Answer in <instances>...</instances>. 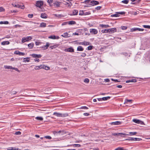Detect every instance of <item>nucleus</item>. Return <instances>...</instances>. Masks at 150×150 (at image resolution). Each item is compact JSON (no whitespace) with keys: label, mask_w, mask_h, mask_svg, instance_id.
Listing matches in <instances>:
<instances>
[{"label":"nucleus","mask_w":150,"mask_h":150,"mask_svg":"<svg viewBox=\"0 0 150 150\" xmlns=\"http://www.w3.org/2000/svg\"><path fill=\"white\" fill-rule=\"evenodd\" d=\"M53 115H55L58 117H64L68 116L67 114H62L60 113L54 112L53 113Z\"/></svg>","instance_id":"1"},{"label":"nucleus","mask_w":150,"mask_h":150,"mask_svg":"<svg viewBox=\"0 0 150 150\" xmlns=\"http://www.w3.org/2000/svg\"><path fill=\"white\" fill-rule=\"evenodd\" d=\"M43 4V2L42 1H36L35 6L39 7L40 8Z\"/></svg>","instance_id":"2"},{"label":"nucleus","mask_w":150,"mask_h":150,"mask_svg":"<svg viewBox=\"0 0 150 150\" xmlns=\"http://www.w3.org/2000/svg\"><path fill=\"white\" fill-rule=\"evenodd\" d=\"M133 122L138 124H140L141 125H144V123L143 122L137 119H134L132 120Z\"/></svg>","instance_id":"3"},{"label":"nucleus","mask_w":150,"mask_h":150,"mask_svg":"<svg viewBox=\"0 0 150 150\" xmlns=\"http://www.w3.org/2000/svg\"><path fill=\"white\" fill-rule=\"evenodd\" d=\"M144 30V29L142 28H134L131 29L130 31L131 32H133L135 31H143Z\"/></svg>","instance_id":"4"},{"label":"nucleus","mask_w":150,"mask_h":150,"mask_svg":"<svg viewBox=\"0 0 150 150\" xmlns=\"http://www.w3.org/2000/svg\"><path fill=\"white\" fill-rule=\"evenodd\" d=\"M12 5L15 7H16L18 8H21L22 9H23L25 8V6L24 5H20L18 4H12Z\"/></svg>","instance_id":"5"},{"label":"nucleus","mask_w":150,"mask_h":150,"mask_svg":"<svg viewBox=\"0 0 150 150\" xmlns=\"http://www.w3.org/2000/svg\"><path fill=\"white\" fill-rule=\"evenodd\" d=\"M64 51L66 52H74V49L71 47H70L68 48L65 49Z\"/></svg>","instance_id":"6"},{"label":"nucleus","mask_w":150,"mask_h":150,"mask_svg":"<svg viewBox=\"0 0 150 150\" xmlns=\"http://www.w3.org/2000/svg\"><path fill=\"white\" fill-rule=\"evenodd\" d=\"M90 32L91 33L94 35L98 33V30L95 29H90Z\"/></svg>","instance_id":"7"},{"label":"nucleus","mask_w":150,"mask_h":150,"mask_svg":"<svg viewBox=\"0 0 150 150\" xmlns=\"http://www.w3.org/2000/svg\"><path fill=\"white\" fill-rule=\"evenodd\" d=\"M91 4H89L91 6H95L98 4L99 3V2L95 0L91 1H90Z\"/></svg>","instance_id":"8"},{"label":"nucleus","mask_w":150,"mask_h":150,"mask_svg":"<svg viewBox=\"0 0 150 150\" xmlns=\"http://www.w3.org/2000/svg\"><path fill=\"white\" fill-rule=\"evenodd\" d=\"M33 58H40L42 57V55L40 54H33L30 55Z\"/></svg>","instance_id":"9"},{"label":"nucleus","mask_w":150,"mask_h":150,"mask_svg":"<svg viewBox=\"0 0 150 150\" xmlns=\"http://www.w3.org/2000/svg\"><path fill=\"white\" fill-rule=\"evenodd\" d=\"M61 3L59 2L55 1L54 2L52 5L55 7H58L60 6Z\"/></svg>","instance_id":"10"},{"label":"nucleus","mask_w":150,"mask_h":150,"mask_svg":"<svg viewBox=\"0 0 150 150\" xmlns=\"http://www.w3.org/2000/svg\"><path fill=\"white\" fill-rule=\"evenodd\" d=\"M14 53L16 54L19 55L20 56H24L25 54L24 53L18 51H15Z\"/></svg>","instance_id":"11"},{"label":"nucleus","mask_w":150,"mask_h":150,"mask_svg":"<svg viewBox=\"0 0 150 150\" xmlns=\"http://www.w3.org/2000/svg\"><path fill=\"white\" fill-rule=\"evenodd\" d=\"M48 38L49 39H58L59 38V36H56L54 35L50 36L48 37Z\"/></svg>","instance_id":"12"},{"label":"nucleus","mask_w":150,"mask_h":150,"mask_svg":"<svg viewBox=\"0 0 150 150\" xmlns=\"http://www.w3.org/2000/svg\"><path fill=\"white\" fill-rule=\"evenodd\" d=\"M121 122L117 121L115 122H112L110 123V124L111 125H120L121 124Z\"/></svg>","instance_id":"13"},{"label":"nucleus","mask_w":150,"mask_h":150,"mask_svg":"<svg viewBox=\"0 0 150 150\" xmlns=\"http://www.w3.org/2000/svg\"><path fill=\"white\" fill-rule=\"evenodd\" d=\"M109 33H114L117 31V29L115 28H112L109 29Z\"/></svg>","instance_id":"14"},{"label":"nucleus","mask_w":150,"mask_h":150,"mask_svg":"<svg viewBox=\"0 0 150 150\" xmlns=\"http://www.w3.org/2000/svg\"><path fill=\"white\" fill-rule=\"evenodd\" d=\"M99 26L102 28H106L110 27L108 25H105L103 24H100Z\"/></svg>","instance_id":"15"},{"label":"nucleus","mask_w":150,"mask_h":150,"mask_svg":"<svg viewBox=\"0 0 150 150\" xmlns=\"http://www.w3.org/2000/svg\"><path fill=\"white\" fill-rule=\"evenodd\" d=\"M61 36L65 38H67L70 37V36L67 32L64 33Z\"/></svg>","instance_id":"16"},{"label":"nucleus","mask_w":150,"mask_h":150,"mask_svg":"<svg viewBox=\"0 0 150 150\" xmlns=\"http://www.w3.org/2000/svg\"><path fill=\"white\" fill-rule=\"evenodd\" d=\"M10 44V42L8 41H4L1 42V45H8Z\"/></svg>","instance_id":"17"},{"label":"nucleus","mask_w":150,"mask_h":150,"mask_svg":"<svg viewBox=\"0 0 150 150\" xmlns=\"http://www.w3.org/2000/svg\"><path fill=\"white\" fill-rule=\"evenodd\" d=\"M83 48L81 46H79L77 48V51H82L83 50Z\"/></svg>","instance_id":"18"},{"label":"nucleus","mask_w":150,"mask_h":150,"mask_svg":"<svg viewBox=\"0 0 150 150\" xmlns=\"http://www.w3.org/2000/svg\"><path fill=\"white\" fill-rule=\"evenodd\" d=\"M50 44L49 42H47L46 45L45 46H43L42 48L44 49V50H45L47 49L48 47L49 46Z\"/></svg>","instance_id":"19"},{"label":"nucleus","mask_w":150,"mask_h":150,"mask_svg":"<svg viewBox=\"0 0 150 150\" xmlns=\"http://www.w3.org/2000/svg\"><path fill=\"white\" fill-rule=\"evenodd\" d=\"M73 14L71 15H76L78 13V11L76 10H74L72 11Z\"/></svg>","instance_id":"20"},{"label":"nucleus","mask_w":150,"mask_h":150,"mask_svg":"<svg viewBox=\"0 0 150 150\" xmlns=\"http://www.w3.org/2000/svg\"><path fill=\"white\" fill-rule=\"evenodd\" d=\"M41 17L42 18H47V15L45 13H42L41 15Z\"/></svg>","instance_id":"21"},{"label":"nucleus","mask_w":150,"mask_h":150,"mask_svg":"<svg viewBox=\"0 0 150 150\" xmlns=\"http://www.w3.org/2000/svg\"><path fill=\"white\" fill-rule=\"evenodd\" d=\"M4 68L6 69H13V67L11 66H7V65H4Z\"/></svg>","instance_id":"22"},{"label":"nucleus","mask_w":150,"mask_h":150,"mask_svg":"<svg viewBox=\"0 0 150 150\" xmlns=\"http://www.w3.org/2000/svg\"><path fill=\"white\" fill-rule=\"evenodd\" d=\"M118 136H120L121 137H124V135H129V134H126L125 133H118Z\"/></svg>","instance_id":"23"},{"label":"nucleus","mask_w":150,"mask_h":150,"mask_svg":"<svg viewBox=\"0 0 150 150\" xmlns=\"http://www.w3.org/2000/svg\"><path fill=\"white\" fill-rule=\"evenodd\" d=\"M42 69H44L46 70H49L50 69V68L49 67L45 66L44 65H42Z\"/></svg>","instance_id":"24"},{"label":"nucleus","mask_w":150,"mask_h":150,"mask_svg":"<svg viewBox=\"0 0 150 150\" xmlns=\"http://www.w3.org/2000/svg\"><path fill=\"white\" fill-rule=\"evenodd\" d=\"M101 32L103 33H109V29H105L104 30H101Z\"/></svg>","instance_id":"25"},{"label":"nucleus","mask_w":150,"mask_h":150,"mask_svg":"<svg viewBox=\"0 0 150 150\" xmlns=\"http://www.w3.org/2000/svg\"><path fill=\"white\" fill-rule=\"evenodd\" d=\"M34 44L33 43H31L28 45V47L30 49L32 48L34 46Z\"/></svg>","instance_id":"26"},{"label":"nucleus","mask_w":150,"mask_h":150,"mask_svg":"<svg viewBox=\"0 0 150 150\" xmlns=\"http://www.w3.org/2000/svg\"><path fill=\"white\" fill-rule=\"evenodd\" d=\"M30 61V59L29 57H26L24 58L23 62H28Z\"/></svg>","instance_id":"27"},{"label":"nucleus","mask_w":150,"mask_h":150,"mask_svg":"<svg viewBox=\"0 0 150 150\" xmlns=\"http://www.w3.org/2000/svg\"><path fill=\"white\" fill-rule=\"evenodd\" d=\"M41 69H42V65L39 66H36L34 68V69L36 70H39Z\"/></svg>","instance_id":"28"},{"label":"nucleus","mask_w":150,"mask_h":150,"mask_svg":"<svg viewBox=\"0 0 150 150\" xmlns=\"http://www.w3.org/2000/svg\"><path fill=\"white\" fill-rule=\"evenodd\" d=\"M28 41V39H27V38H26H26H22V42L23 43H24V42H27V41Z\"/></svg>","instance_id":"29"},{"label":"nucleus","mask_w":150,"mask_h":150,"mask_svg":"<svg viewBox=\"0 0 150 150\" xmlns=\"http://www.w3.org/2000/svg\"><path fill=\"white\" fill-rule=\"evenodd\" d=\"M68 24L69 25L74 24L76 23V22L74 21H68Z\"/></svg>","instance_id":"30"},{"label":"nucleus","mask_w":150,"mask_h":150,"mask_svg":"<svg viewBox=\"0 0 150 150\" xmlns=\"http://www.w3.org/2000/svg\"><path fill=\"white\" fill-rule=\"evenodd\" d=\"M46 26V23H40V27H45Z\"/></svg>","instance_id":"31"},{"label":"nucleus","mask_w":150,"mask_h":150,"mask_svg":"<svg viewBox=\"0 0 150 150\" xmlns=\"http://www.w3.org/2000/svg\"><path fill=\"white\" fill-rule=\"evenodd\" d=\"M110 98V97L108 96L106 97H104L102 98V100H107L109 99Z\"/></svg>","instance_id":"32"},{"label":"nucleus","mask_w":150,"mask_h":150,"mask_svg":"<svg viewBox=\"0 0 150 150\" xmlns=\"http://www.w3.org/2000/svg\"><path fill=\"white\" fill-rule=\"evenodd\" d=\"M129 134H129V135L133 136L136 135L137 133L136 132H129Z\"/></svg>","instance_id":"33"},{"label":"nucleus","mask_w":150,"mask_h":150,"mask_svg":"<svg viewBox=\"0 0 150 150\" xmlns=\"http://www.w3.org/2000/svg\"><path fill=\"white\" fill-rule=\"evenodd\" d=\"M61 132V131H60V130L58 131H54L52 132L54 135H55L57 134H59Z\"/></svg>","instance_id":"34"},{"label":"nucleus","mask_w":150,"mask_h":150,"mask_svg":"<svg viewBox=\"0 0 150 150\" xmlns=\"http://www.w3.org/2000/svg\"><path fill=\"white\" fill-rule=\"evenodd\" d=\"M8 23V22L7 21H0V24H7Z\"/></svg>","instance_id":"35"},{"label":"nucleus","mask_w":150,"mask_h":150,"mask_svg":"<svg viewBox=\"0 0 150 150\" xmlns=\"http://www.w3.org/2000/svg\"><path fill=\"white\" fill-rule=\"evenodd\" d=\"M35 119L38 120L40 121L42 120H43V118L42 117H35Z\"/></svg>","instance_id":"36"},{"label":"nucleus","mask_w":150,"mask_h":150,"mask_svg":"<svg viewBox=\"0 0 150 150\" xmlns=\"http://www.w3.org/2000/svg\"><path fill=\"white\" fill-rule=\"evenodd\" d=\"M58 45H54L52 46H50V48H51V49H52L54 48H55L57 47H58Z\"/></svg>","instance_id":"37"},{"label":"nucleus","mask_w":150,"mask_h":150,"mask_svg":"<svg viewBox=\"0 0 150 150\" xmlns=\"http://www.w3.org/2000/svg\"><path fill=\"white\" fill-rule=\"evenodd\" d=\"M65 4L67 5L68 7H70L72 5V4L71 3H68L66 2Z\"/></svg>","instance_id":"38"},{"label":"nucleus","mask_w":150,"mask_h":150,"mask_svg":"<svg viewBox=\"0 0 150 150\" xmlns=\"http://www.w3.org/2000/svg\"><path fill=\"white\" fill-rule=\"evenodd\" d=\"M72 145L74 147H76L77 146L78 147L81 146L79 144H74L72 145H68V146H70Z\"/></svg>","instance_id":"39"},{"label":"nucleus","mask_w":150,"mask_h":150,"mask_svg":"<svg viewBox=\"0 0 150 150\" xmlns=\"http://www.w3.org/2000/svg\"><path fill=\"white\" fill-rule=\"evenodd\" d=\"M84 82L86 83H88L89 82V80L88 78H86L84 79Z\"/></svg>","instance_id":"40"},{"label":"nucleus","mask_w":150,"mask_h":150,"mask_svg":"<svg viewBox=\"0 0 150 150\" xmlns=\"http://www.w3.org/2000/svg\"><path fill=\"white\" fill-rule=\"evenodd\" d=\"M18 149H16V148H14L13 147H9V148H8V149H7V150H18Z\"/></svg>","instance_id":"41"},{"label":"nucleus","mask_w":150,"mask_h":150,"mask_svg":"<svg viewBox=\"0 0 150 150\" xmlns=\"http://www.w3.org/2000/svg\"><path fill=\"white\" fill-rule=\"evenodd\" d=\"M132 101V100H128L127 99H126L125 100L124 103L125 104L127 103L128 102H131Z\"/></svg>","instance_id":"42"},{"label":"nucleus","mask_w":150,"mask_h":150,"mask_svg":"<svg viewBox=\"0 0 150 150\" xmlns=\"http://www.w3.org/2000/svg\"><path fill=\"white\" fill-rule=\"evenodd\" d=\"M133 139H134V141H140V140H142V139H141V138H133Z\"/></svg>","instance_id":"43"},{"label":"nucleus","mask_w":150,"mask_h":150,"mask_svg":"<svg viewBox=\"0 0 150 150\" xmlns=\"http://www.w3.org/2000/svg\"><path fill=\"white\" fill-rule=\"evenodd\" d=\"M143 27L144 28L150 29V25H143Z\"/></svg>","instance_id":"44"},{"label":"nucleus","mask_w":150,"mask_h":150,"mask_svg":"<svg viewBox=\"0 0 150 150\" xmlns=\"http://www.w3.org/2000/svg\"><path fill=\"white\" fill-rule=\"evenodd\" d=\"M129 2L128 0H124L122 1V2L125 4H127Z\"/></svg>","instance_id":"45"},{"label":"nucleus","mask_w":150,"mask_h":150,"mask_svg":"<svg viewBox=\"0 0 150 150\" xmlns=\"http://www.w3.org/2000/svg\"><path fill=\"white\" fill-rule=\"evenodd\" d=\"M44 138H45L46 139H52V137L50 136H44Z\"/></svg>","instance_id":"46"},{"label":"nucleus","mask_w":150,"mask_h":150,"mask_svg":"<svg viewBox=\"0 0 150 150\" xmlns=\"http://www.w3.org/2000/svg\"><path fill=\"white\" fill-rule=\"evenodd\" d=\"M119 15L118 13L112 14L111 15V16H112V17H119Z\"/></svg>","instance_id":"47"},{"label":"nucleus","mask_w":150,"mask_h":150,"mask_svg":"<svg viewBox=\"0 0 150 150\" xmlns=\"http://www.w3.org/2000/svg\"><path fill=\"white\" fill-rule=\"evenodd\" d=\"M89 42H86V41L83 42V45H89Z\"/></svg>","instance_id":"48"},{"label":"nucleus","mask_w":150,"mask_h":150,"mask_svg":"<svg viewBox=\"0 0 150 150\" xmlns=\"http://www.w3.org/2000/svg\"><path fill=\"white\" fill-rule=\"evenodd\" d=\"M91 0H85L84 2H83L82 3H85V4H87L88 3L91 1Z\"/></svg>","instance_id":"49"},{"label":"nucleus","mask_w":150,"mask_h":150,"mask_svg":"<svg viewBox=\"0 0 150 150\" xmlns=\"http://www.w3.org/2000/svg\"><path fill=\"white\" fill-rule=\"evenodd\" d=\"M60 131H61L60 133H61L62 135H63L64 134H66L67 133V132L64 130H60Z\"/></svg>","instance_id":"50"},{"label":"nucleus","mask_w":150,"mask_h":150,"mask_svg":"<svg viewBox=\"0 0 150 150\" xmlns=\"http://www.w3.org/2000/svg\"><path fill=\"white\" fill-rule=\"evenodd\" d=\"M123 147H118L115 149V150H123Z\"/></svg>","instance_id":"51"},{"label":"nucleus","mask_w":150,"mask_h":150,"mask_svg":"<svg viewBox=\"0 0 150 150\" xmlns=\"http://www.w3.org/2000/svg\"><path fill=\"white\" fill-rule=\"evenodd\" d=\"M80 109H88V108L86 106H82L80 108Z\"/></svg>","instance_id":"52"},{"label":"nucleus","mask_w":150,"mask_h":150,"mask_svg":"<svg viewBox=\"0 0 150 150\" xmlns=\"http://www.w3.org/2000/svg\"><path fill=\"white\" fill-rule=\"evenodd\" d=\"M131 140V141H133V138L132 137H129L128 139H126L125 140Z\"/></svg>","instance_id":"53"},{"label":"nucleus","mask_w":150,"mask_h":150,"mask_svg":"<svg viewBox=\"0 0 150 150\" xmlns=\"http://www.w3.org/2000/svg\"><path fill=\"white\" fill-rule=\"evenodd\" d=\"M121 28L122 30H125L127 29V27L126 26H122Z\"/></svg>","instance_id":"54"},{"label":"nucleus","mask_w":150,"mask_h":150,"mask_svg":"<svg viewBox=\"0 0 150 150\" xmlns=\"http://www.w3.org/2000/svg\"><path fill=\"white\" fill-rule=\"evenodd\" d=\"M21 134V132L19 131L16 132H15V134L17 135H20Z\"/></svg>","instance_id":"55"},{"label":"nucleus","mask_w":150,"mask_h":150,"mask_svg":"<svg viewBox=\"0 0 150 150\" xmlns=\"http://www.w3.org/2000/svg\"><path fill=\"white\" fill-rule=\"evenodd\" d=\"M12 69H14L15 70H16V71H17L18 72H20V71L17 68H15V67H13Z\"/></svg>","instance_id":"56"},{"label":"nucleus","mask_w":150,"mask_h":150,"mask_svg":"<svg viewBox=\"0 0 150 150\" xmlns=\"http://www.w3.org/2000/svg\"><path fill=\"white\" fill-rule=\"evenodd\" d=\"M130 80L131 82H137V80L136 79H132Z\"/></svg>","instance_id":"57"},{"label":"nucleus","mask_w":150,"mask_h":150,"mask_svg":"<svg viewBox=\"0 0 150 150\" xmlns=\"http://www.w3.org/2000/svg\"><path fill=\"white\" fill-rule=\"evenodd\" d=\"M33 14H29L28 15V17L29 18H32L33 17Z\"/></svg>","instance_id":"58"},{"label":"nucleus","mask_w":150,"mask_h":150,"mask_svg":"<svg viewBox=\"0 0 150 150\" xmlns=\"http://www.w3.org/2000/svg\"><path fill=\"white\" fill-rule=\"evenodd\" d=\"M118 133H112V135L115 136H118Z\"/></svg>","instance_id":"59"},{"label":"nucleus","mask_w":150,"mask_h":150,"mask_svg":"<svg viewBox=\"0 0 150 150\" xmlns=\"http://www.w3.org/2000/svg\"><path fill=\"white\" fill-rule=\"evenodd\" d=\"M88 50H91L92 49V46H90L88 47Z\"/></svg>","instance_id":"60"},{"label":"nucleus","mask_w":150,"mask_h":150,"mask_svg":"<svg viewBox=\"0 0 150 150\" xmlns=\"http://www.w3.org/2000/svg\"><path fill=\"white\" fill-rule=\"evenodd\" d=\"M47 2L48 3L50 4L53 2V0H47Z\"/></svg>","instance_id":"61"},{"label":"nucleus","mask_w":150,"mask_h":150,"mask_svg":"<svg viewBox=\"0 0 150 150\" xmlns=\"http://www.w3.org/2000/svg\"><path fill=\"white\" fill-rule=\"evenodd\" d=\"M86 54L85 53H82L81 56L82 57H85L86 56Z\"/></svg>","instance_id":"62"},{"label":"nucleus","mask_w":150,"mask_h":150,"mask_svg":"<svg viewBox=\"0 0 150 150\" xmlns=\"http://www.w3.org/2000/svg\"><path fill=\"white\" fill-rule=\"evenodd\" d=\"M4 9L2 7H0V12H2L4 11Z\"/></svg>","instance_id":"63"},{"label":"nucleus","mask_w":150,"mask_h":150,"mask_svg":"<svg viewBox=\"0 0 150 150\" xmlns=\"http://www.w3.org/2000/svg\"><path fill=\"white\" fill-rule=\"evenodd\" d=\"M83 14V11H80L79 12V15H82Z\"/></svg>","instance_id":"64"}]
</instances>
